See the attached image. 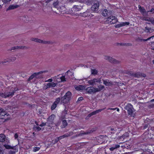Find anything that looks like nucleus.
<instances>
[{"instance_id": "nucleus-20", "label": "nucleus", "mask_w": 154, "mask_h": 154, "mask_svg": "<svg viewBox=\"0 0 154 154\" xmlns=\"http://www.w3.org/2000/svg\"><path fill=\"white\" fill-rule=\"evenodd\" d=\"M4 146L6 149H12L15 150V151L18 150L17 149H16V148H15L14 147L12 146H11L8 145V144H5L4 145Z\"/></svg>"}, {"instance_id": "nucleus-31", "label": "nucleus", "mask_w": 154, "mask_h": 154, "mask_svg": "<svg viewBox=\"0 0 154 154\" xmlns=\"http://www.w3.org/2000/svg\"><path fill=\"white\" fill-rule=\"evenodd\" d=\"M108 11L106 9H104L103 11L102 15L104 17H106L107 15Z\"/></svg>"}, {"instance_id": "nucleus-33", "label": "nucleus", "mask_w": 154, "mask_h": 154, "mask_svg": "<svg viewBox=\"0 0 154 154\" xmlns=\"http://www.w3.org/2000/svg\"><path fill=\"white\" fill-rule=\"evenodd\" d=\"M93 2V1L92 0H87V1L85 0V3L87 5H90L92 4Z\"/></svg>"}, {"instance_id": "nucleus-59", "label": "nucleus", "mask_w": 154, "mask_h": 154, "mask_svg": "<svg viewBox=\"0 0 154 154\" xmlns=\"http://www.w3.org/2000/svg\"><path fill=\"white\" fill-rule=\"evenodd\" d=\"M83 99V97H80L79 98L78 100H82Z\"/></svg>"}, {"instance_id": "nucleus-7", "label": "nucleus", "mask_w": 154, "mask_h": 154, "mask_svg": "<svg viewBox=\"0 0 154 154\" xmlns=\"http://www.w3.org/2000/svg\"><path fill=\"white\" fill-rule=\"evenodd\" d=\"M92 13L90 9H88L85 12L82 14V16L83 17L91 18L94 16V15L92 14Z\"/></svg>"}, {"instance_id": "nucleus-4", "label": "nucleus", "mask_w": 154, "mask_h": 154, "mask_svg": "<svg viewBox=\"0 0 154 154\" xmlns=\"http://www.w3.org/2000/svg\"><path fill=\"white\" fill-rule=\"evenodd\" d=\"M106 23L110 24L115 23L118 21L116 17L114 16H111L106 19Z\"/></svg>"}, {"instance_id": "nucleus-2", "label": "nucleus", "mask_w": 154, "mask_h": 154, "mask_svg": "<svg viewBox=\"0 0 154 154\" xmlns=\"http://www.w3.org/2000/svg\"><path fill=\"white\" fill-rule=\"evenodd\" d=\"M11 116L4 110L0 108V119H4V121L10 119Z\"/></svg>"}, {"instance_id": "nucleus-44", "label": "nucleus", "mask_w": 154, "mask_h": 154, "mask_svg": "<svg viewBox=\"0 0 154 154\" xmlns=\"http://www.w3.org/2000/svg\"><path fill=\"white\" fill-rule=\"evenodd\" d=\"M60 79L62 82H64L66 81V79L64 76H63L60 77Z\"/></svg>"}, {"instance_id": "nucleus-51", "label": "nucleus", "mask_w": 154, "mask_h": 154, "mask_svg": "<svg viewBox=\"0 0 154 154\" xmlns=\"http://www.w3.org/2000/svg\"><path fill=\"white\" fill-rule=\"evenodd\" d=\"M46 125V123L42 122L40 125H39L41 127H43Z\"/></svg>"}, {"instance_id": "nucleus-26", "label": "nucleus", "mask_w": 154, "mask_h": 154, "mask_svg": "<svg viewBox=\"0 0 154 154\" xmlns=\"http://www.w3.org/2000/svg\"><path fill=\"white\" fill-rule=\"evenodd\" d=\"M75 88L77 91H80L83 90V86L81 85L75 86Z\"/></svg>"}, {"instance_id": "nucleus-60", "label": "nucleus", "mask_w": 154, "mask_h": 154, "mask_svg": "<svg viewBox=\"0 0 154 154\" xmlns=\"http://www.w3.org/2000/svg\"><path fill=\"white\" fill-rule=\"evenodd\" d=\"M35 124L37 125H38H38H38V122H37V121H35Z\"/></svg>"}, {"instance_id": "nucleus-42", "label": "nucleus", "mask_w": 154, "mask_h": 154, "mask_svg": "<svg viewBox=\"0 0 154 154\" xmlns=\"http://www.w3.org/2000/svg\"><path fill=\"white\" fill-rule=\"evenodd\" d=\"M150 30V28L147 26L145 27V31L147 32H149Z\"/></svg>"}, {"instance_id": "nucleus-34", "label": "nucleus", "mask_w": 154, "mask_h": 154, "mask_svg": "<svg viewBox=\"0 0 154 154\" xmlns=\"http://www.w3.org/2000/svg\"><path fill=\"white\" fill-rule=\"evenodd\" d=\"M33 129L35 131H39L41 130V128L39 126H34Z\"/></svg>"}, {"instance_id": "nucleus-38", "label": "nucleus", "mask_w": 154, "mask_h": 154, "mask_svg": "<svg viewBox=\"0 0 154 154\" xmlns=\"http://www.w3.org/2000/svg\"><path fill=\"white\" fill-rule=\"evenodd\" d=\"M40 148L39 147H35L34 148L33 150L34 152H36L37 151L39 150H40Z\"/></svg>"}, {"instance_id": "nucleus-49", "label": "nucleus", "mask_w": 154, "mask_h": 154, "mask_svg": "<svg viewBox=\"0 0 154 154\" xmlns=\"http://www.w3.org/2000/svg\"><path fill=\"white\" fill-rule=\"evenodd\" d=\"M59 140H59V138H58V137H57L55 138V139L54 140V143H57Z\"/></svg>"}, {"instance_id": "nucleus-8", "label": "nucleus", "mask_w": 154, "mask_h": 154, "mask_svg": "<svg viewBox=\"0 0 154 154\" xmlns=\"http://www.w3.org/2000/svg\"><path fill=\"white\" fill-rule=\"evenodd\" d=\"M14 95V92H8L4 93H0V96L3 98H6L10 96L12 97Z\"/></svg>"}, {"instance_id": "nucleus-58", "label": "nucleus", "mask_w": 154, "mask_h": 154, "mask_svg": "<svg viewBox=\"0 0 154 154\" xmlns=\"http://www.w3.org/2000/svg\"><path fill=\"white\" fill-rule=\"evenodd\" d=\"M52 81V79H49L48 80L47 82H51Z\"/></svg>"}, {"instance_id": "nucleus-47", "label": "nucleus", "mask_w": 154, "mask_h": 154, "mask_svg": "<svg viewBox=\"0 0 154 154\" xmlns=\"http://www.w3.org/2000/svg\"><path fill=\"white\" fill-rule=\"evenodd\" d=\"M110 130L111 131V132H110V133L111 134H113L115 133V130L113 128H110Z\"/></svg>"}, {"instance_id": "nucleus-45", "label": "nucleus", "mask_w": 154, "mask_h": 154, "mask_svg": "<svg viewBox=\"0 0 154 154\" xmlns=\"http://www.w3.org/2000/svg\"><path fill=\"white\" fill-rule=\"evenodd\" d=\"M18 89L17 88H14L12 90V91L13 92H14V94L16 91H18Z\"/></svg>"}, {"instance_id": "nucleus-13", "label": "nucleus", "mask_w": 154, "mask_h": 154, "mask_svg": "<svg viewBox=\"0 0 154 154\" xmlns=\"http://www.w3.org/2000/svg\"><path fill=\"white\" fill-rule=\"evenodd\" d=\"M106 108H103V109H101L96 110L94 111L93 112L90 113L88 115V116L89 117H90L91 116H92L95 115L98 113L99 112H101V111L105 109Z\"/></svg>"}, {"instance_id": "nucleus-52", "label": "nucleus", "mask_w": 154, "mask_h": 154, "mask_svg": "<svg viewBox=\"0 0 154 154\" xmlns=\"http://www.w3.org/2000/svg\"><path fill=\"white\" fill-rule=\"evenodd\" d=\"M53 5H54V8H57V6L58 5V3L56 2H54L53 3Z\"/></svg>"}, {"instance_id": "nucleus-48", "label": "nucleus", "mask_w": 154, "mask_h": 154, "mask_svg": "<svg viewBox=\"0 0 154 154\" xmlns=\"http://www.w3.org/2000/svg\"><path fill=\"white\" fill-rule=\"evenodd\" d=\"M63 113L65 114L63 119L65 118V115L67 114V111L66 110H64L63 112Z\"/></svg>"}, {"instance_id": "nucleus-17", "label": "nucleus", "mask_w": 154, "mask_h": 154, "mask_svg": "<svg viewBox=\"0 0 154 154\" xmlns=\"http://www.w3.org/2000/svg\"><path fill=\"white\" fill-rule=\"evenodd\" d=\"M129 22H122L120 24H117L115 26L116 28H119L120 27L125 26L126 25H128L129 24Z\"/></svg>"}, {"instance_id": "nucleus-63", "label": "nucleus", "mask_w": 154, "mask_h": 154, "mask_svg": "<svg viewBox=\"0 0 154 154\" xmlns=\"http://www.w3.org/2000/svg\"><path fill=\"white\" fill-rule=\"evenodd\" d=\"M151 101H154V99L151 100Z\"/></svg>"}, {"instance_id": "nucleus-57", "label": "nucleus", "mask_w": 154, "mask_h": 154, "mask_svg": "<svg viewBox=\"0 0 154 154\" xmlns=\"http://www.w3.org/2000/svg\"><path fill=\"white\" fill-rule=\"evenodd\" d=\"M0 154H3V152L0 147Z\"/></svg>"}, {"instance_id": "nucleus-46", "label": "nucleus", "mask_w": 154, "mask_h": 154, "mask_svg": "<svg viewBox=\"0 0 154 154\" xmlns=\"http://www.w3.org/2000/svg\"><path fill=\"white\" fill-rule=\"evenodd\" d=\"M110 130L111 131V132H110V133L111 134H113L115 133V130L113 128H110Z\"/></svg>"}, {"instance_id": "nucleus-16", "label": "nucleus", "mask_w": 154, "mask_h": 154, "mask_svg": "<svg viewBox=\"0 0 154 154\" xmlns=\"http://www.w3.org/2000/svg\"><path fill=\"white\" fill-rule=\"evenodd\" d=\"M138 8L140 11L143 15L147 13L145 9L143 7H141L140 5H138Z\"/></svg>"}, {"instance_id": "nucleus-23", "label": "nucleus", "mask_w": 154, "mask_h": 154, "mask_svg": "<svg viewBox=\"0 0 154 154\" xmlns=\"http://www.w3.org/2000/svg\"><path fill=\"white\" fill-rule=\"evenodd\" d=\"M6 136L4 134H0V142H3L5 140Z\"/></svg>"}, {"instance_id": "nucleus-41", "label": "nucleus", "mask_w": 154, "mask_h": 154, "mask_svg": "<svg viewBox=\"0 0 154 154\" xmlns=\"http://www.w3.org/2000/svg\"><path fill=\"white\" fill-rule=\"evenodd\" d=\"M66 136L65 134H64L62 136H61L59 137H58V138H59L60 140H61L63 139L65 137H66Z\"/></svg>"}, {"instance_id": "nucleus-40", "label": "nucleus", "mask_w": 154, "mask_h": 154, "mask_svg": "<svg viewBox=\"0 0 154 154\" xmlns=\"http://www.w3.org/2000/svg\"><path fill=\"white\" fill-rule=\"evenodd\" d=\"M97 71L95 69H93L92 71V74L94 75H96L97 74Z\"/></svg>"}, {"instance_id": "nucleus-18", "label": "nucleus", "mask_w": 154, "mask_h": 154, "mask_svg": "<svg viewBox=\"0 0 154 154\" xmlns=\"http://www.w3.org/2000/svg\"><path fill=\"white\" fill-rule=\"evenodd\" d=\"M55 117V115L54 114H51L49 117L48 122H49V124H52L53 123V121L54 118Z\"/></svg>"}, {"instance_id": "nucleus-61", "label": "nucleus", "mask_w": 154, "mask_h": 154, "mask_svg": "<svg viewBox=\"0 0 154 154\" xmlns=\"http://www.w3.org/2000/svg\"><path fill=\"white\" fill-rule=\"evenodd\" d=\"M116 108V109L117 110V111L118 112H119V109L118 108Z\"/></svg>"}, {"instance_id": "nucleus-32", "label": "nucleus", "mask_w": 154, "mask_h": 154, "mask_svg": "<svg viewBox=\"0 0 154 154\" xmlns=\"http://www.w3.org/2000/svg\"><path fill=\"white\" fill-rule=\"evenodd\" d=\"M120 145L119 144H116L115 145V146L114 147H111L110 148V150L111 151H113L115 149L119 148L120 147Z\"/></svg>"}, {"instance_id": "nucleus-56", "label": "nucleus", "mask_w": 154, "mask_h": 154, "mask_svg": "<svg viewBox=\"0 0 154 154\" xmlns=\"http://www.w3.org/2000/svg\"><path fill=\"white\" fill-rule=\"evenodd\" d=\"M108 110H109V109H110V110H115L116 109V108H109V109H107Z\"/></svg>"}, {"instance_id": "nucleus-53", "label": "nucleus", "mask_w": 154, "mask_h": 154, "mask_svg": "<svg viewBox=\"0 0 154 154\" xmlns=\"http://www.w3.org/2000/svg\"><path fill=\"white\" fill-rule=\"evenodd\" d=\"M10 154H15V152L14 151H10L9 152Z\"/></svg>"}, {"instance_id": "nucleus-5", "label": "nucleus", "mask_w": 154, "mask_h": 154, "mask_svg": "<svg viewBox=\"0 0 154 154\" xmlns=\"http://www.w3.org/2000/svg\"><path fill=\"white\" fill-rule=\"evenodd\" d=\"M127 74L137 78H139L140 77H145L146 76V75L145 74L139 72L134 73L132 71H129L128 72Z\"/></svg>"}, {"instance_id": "nucleus-24", "label": "nucleus", "mask_w": 154, "mask_h": 154, "mask_svg": "<svg viewBox=\"0 0 154 154\" xmlns=\"http://www.w3.org/2000/svg\"><path fill=\"white\" fill-rule=\"evenodd\" d=\"M56 85V84L54 82L49 83L47 84V88H50L51 87H54Z\"/></svg>"}, {"instance_id": "nucleus-1", "label": "nucleus", "mask_w": 154, "mask_h": 154, "mask_svg": "<svg viewBox=\"0 0 154 154\" xmlns=\"http://www.w3.org/2000/svg\"><path fill=\"white\" fill-rule=\"evenodd\" d=\"M72 96V94L69 91L67 92L64 96L60 98V97L57 98L55 101L53 103L51 107V110L54 109L61 101V104L63 103L66 104L70 100Z\"/></svg>"}, {"instance_id": "nucleus-36", "label": "nucleus", "mask_w": 154, "mask_h": 154, "mask_svg": "<svg viewBox=\"0 0 154 154\" xmlns=\"http://www.w3.org/2000/svg\"><path fill=\"white\" fill-rule=\"evenodd\" d=\"M154 37V36H151V37H149V38H148L147 39H140V41L141 42H142V41L145 42V41H147L148 40H150L151 38H153Z\"/></svg>"}, {"instance_id": "nucleus-50", "label": "nucleus", "mask_w": 154, "mask_h": 154, "mask_svg": "<svg viewBox=\"0 0 154 154\" xmlns=\"http://www.w3.org/2000/svg\"><path fill=\"white\" fill-rule=\"evenodd\" d=\"M149 12H150L152 14L154 13V9L153 8H152L150 11H148L147 12V13Z\"/></svg>"}, {"instance_id": "nucleus-10", "label": "nucleus", "mask_w": 154, "mask_h": 154, "mask_svg": "<svg viewBox=\"0 0 154 154\" xmlns=\"http://www.w3.org/2000/svg\"><path fill=\"white\" fill-rule=\"evenodd\" d=\"M105 59L106 60H108L111 63H119V62L118 61L109 56H105Z\"/></svg>"}, {"instance_id": "nucleus-30", "label": "nucleus", "mask_w": 154, "mask_h": 154, "mask_svg": "<svg viewBox=\"0 0 154 154\" xmlns=\"http://www.w3.org/2000/svg\"><path fill=\"white\" fill-rule=\"evenodd\" d=\"M62 128H64L66 127L68 123L66 120H64L62 121Z\"/></svg>"}, {"instance_id": "nucleus-28", "label": "nucleus", "mask_w": 154, "mask_h": 154, "mask_svg": "<svg viewBox=\"0 0 154 154\" xmlns=\"http://www.w3.org/2000/svg\"><path fill=\"white\" fill-rule=\"evenodd\" d=\"M117 45H120L121 46H131L132 45L131 43H117Z\"/></svg>"}, {"instance_id": "nucleus-64", "label": "nucleus", "mask_w": 154, "mask_h": 154, "mask_svg": "<svg viewBox=\"0 0 154 154\" xmlns=\"http://www.w3.org/2000/svg\"><path fill=\"white\" fill-rule=\"evenodd\" d=\"M152 62H153V64H154V60H153V61H152Z\"/></svg>"}, {"instance_id": "nucleus-14", "label": "nucleus", "mask_w": 154, "mask_h": 154, "mask_svg": "<svg viewBox=\"0 0 154 154\" xmlns=\"http://www.w3.org/2000/svg\"><path fill=\"white\" fill-rule=\"evenodd\" d=\"M82 7L79 5H74L71 8L72 12L78 11H80L82 9Z\"/></svg>"}, {"instance_id": "nucleus-29", "label": "nucleus", "mask_w": 154, "mask_h": 154, "mask_svg": "<svg viewBox=\"0 0 154 154\" xmlns=\"http://www.w3.org/2000/svg\"><path fill=\"white\" fill-rule=\"evenodd\" d=\"M93 131L92 130H88L85 132H81V134L83 135L88 134H89L91 133H92L93 132Z\"/></svg>"}, {"instance_id": "nucleus-25", "label": "nucleus", "mask_w": 154, "mask_h": 154, "mask_svg": "<svg viewBox=\"0 0 154 154\" xmlns=\"http://www.w3.org/2000/svg\"><path fill=\"white\" fill-rule=\"evenodd\" d=\"M61 14H64L66 13L65 8L64 7H62L58 9Z\"/></svg>"}, {"instance_id": "nucleus-12", "label": "nucleus", "mask_w": 154, "mask_h": 154, "mask_svg": "<svg viewBox=\"0 0 154 154\" xmlns=\"http://www.w3.org/2000/svg\"><path fill=\"white\" fill-rule=\"evenodd\" d=\"M31 40L32 41H34L35 42L43 43L44 44H48L49 43V42L47 41H43L42 40H41L39 39L38 38H31Z\"/></svg>"}, {"instance_id": "nucleus-6", "label": "nucleus", "mask_w": 154, "mask_h": 154, "mask_svg": "<svg viewBox=\"0 0 154 154\" xmlns=\"http://www.w3.org/2000/svg\"><path fill=\"white\" fill-rule=\"evenodd\" d=\"M101 80L100 78H94L93 79L88 80V83L90 85L94 86L96 84V83H100Z\"/></svg>"}, {"instance_id": "nucleus-39", "label": "nucleus", "mask_w": 154, "mask_h": 154, "mask_svg": "<svg viewBox=\"0 0 154 154\" xmlns=\"http://www.w3.org/2000/svg\"><path fill=\"white\" fill-rule=\"evenodd\" d=\"M11 0H2L3 4H6L9 3Z\"/></svg>"}, {"instance_id": "nucleus-37", "label": "nucleus", "mask_w": 154, "mask_h": 154, "mask_svg": "<svg viewBox=\"0 0 154 154\" xmlns=\"http://www.w3.org/2000/svg\"><path fill=\"white\" fill-rule=\"evenodd\" d=\"M73 134V132L70 131V132H69L66 133V134H66V137H67L69 136H70L72 135Z\"/></svg>"}, {"instance_id": "nucleus-62", "label": "nucleus", "mask_w": 154, "mask_h": 154, "mask_svg": "<svg viewBox=\"0 0 154 154\" xmlns=\"http://www.w3.org/2000/svg\"><path fill=\"white\" fill-rule=\"evenodd\" d=\"M152 23L154 25V19L152 20Z\"/></svg>"}, {"instance_id": "nucleus-55", "label": "nucleus", "mask_w": 154, "mask_h": 154, "mask_svg": "<svg viewBox=\"0 0 154 154\" xmlns=\"http://www.w3.org/2000/svg\"><path fill=\"white\" fill-rule=\"evenodd\" d=\"M18 137V135L17 133L15 134H14V137L15 139H17Z\"/></svg>"}, {"instance_id": "nucleus-15", "label": "nucleus", "mask_w": 154, "mask_h": 154, "mask_svg": "<svg viewBox=\"0 0 154 154\" xmlns=\"http://www.w3.org/2000/svg\"><path fill=\"white\" fill-rule=\"evenodd\" d=\"M44 71H41L38 72H35L33 73L32 75H31L28 79V81H29L31 80V79H32L34 77H36L38 75L43 73Z\"/></svg>"}, {"instance_id": "nucleus-35", "label": "nucleus", "mask_w": 154, "mask_h": 154, "mask_svg": "<svg viewBox=\"0 0 154 154\" xmlns=\"http://www.w3.org/2000/svg\"><path fill=\"white\" fill-rule=\"evenodd\" d=\"M108 80H104L103 81V84L106 86H108L110 84V82H108Z\"/></svg>"}, {"instance_id": "nucleus-11", "label": "nucleus", "mask_w": 154, "mask_h": 154, "mask_svg": "<svg viewBox=\"0 0 154 154\" xmlns=\"http://www.w3.org/2000/svg\"><path fill=\"white\" fill-rule=\"evenodd\" d=\"M86 91L89 94H94L96 92V88L92 86L87 88L86 89Z\"/></svg>"}, {"instance_id": "nucleus-43", "label": "nucleus", "mask_w": 154, "mask_h": 154, "mask_svg": "<svg viewBox=\"0 0 154 154\" xmlns=\"http://www.w3.org/2000/svg\"><path fill=\"white\" fill-rule=\"evenodd\" d=\"M76 1L81 3H85V0H76Z\"/></svg>"}, {"instance_id": "nucleus-27", "label": "nucleus", "mask_w": 154, "mask_h": 154, "mask_svg": "<svg viewBox=\"0 0 154 154\" xmlns=\"http://www.w3.org/2000/svg\"><path fill=\"white\" fill-rule=\"evenodd\" d=\"M25 47L23 46H17L12 47L11 50H15L16 49H23Z\"/></svg>"}, {"instance_id": "nucleus-22", "label": "nucleus", "mask_w": 154, "mask_h": 154, "mask_svg": "<svg viewBox=\"0 0 154 154\" xmlns=\"http://www.w3.org/2000/svg\"><path fill=\"white\" fill-rule=\"evenodd\" d=\"M98 88H96V92L100 91L104 88V86L101 85H100L98 86Z\"/></svg>"}, {"instance_id": "nucleus-9", "label": "nucleus", "mask_w": 154, "mask_h": 154, "mask_svg": "<svg viewBox=\"0 0 154 154\" xmlns=\"http://www.w3.org/2000/svg\"><path fill=\"white\" fill-rule=\"evenodd\" d=\"M99 2L97 1L96 3H94L91 7V10L95 12H97L99 9Z\"/></svg>"}, {"instance_id": "nucleus-54", "label": "nucleus", "mask_w": 154, "mask_h": 154, "mask_svg": "<svg viewBox=\"0 0 154 154\" xmlns=\"http://www.w3.org/2000/svg\"><path fill=\"white\" fill-rule=\"evenodd\" d=\"M148 125L147 124L143 126V129H145L148 127Z\"/></svg>"}, {"instance_id": "nucleus-3", "label": "nucleus", "mask_w": 154, "mask_h": 154, "mask_svg": "<svg viewBox=\"0 0 154 154\" xmlns=\"http://www.w3.org/2000/svg\"><path fill=\"white\" fill-rule=\"evenodd\" d=\"M125 109L127 110L129 115L131 117H135V115L133 113L134 109L131 104L128 103L125 107Z\"/></svg>"}, {"instance_id": "nucleus-19", "label": "nucleus", "mask_w": 154, "mask_h": 154, "mask_svg": "<svg viewBox=\"0 0 154 154\" xmlns=\"http://www.w3.org/2000/svg\"><path fill=\"white\" fill-rule=\"evenodd\" d=\"M16 59V58L15 57H13L11 58V59H8L7 60H5L4 61H2V63L3 64H5V63H7V62H10V61H13Z\"/></svg>"}, {"instance_id": "nucleus-21", "label": "nucleus", "mask_w": 154, "mask_h": 154, "mask_svg": "<svg viewBox=\"0 0 154 154\" xmlns=\"http://www.w3.org/2000/svg\"><path fill=\"white\" fill-rule=\"evenodd\" d=\"M19 7V5H10L8 8H7V11L10 10L14 9L15 8H17Z\"/></svg>"}]
</instances>
